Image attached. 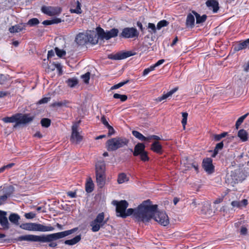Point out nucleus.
Masks as SVG:
<instances>
[{
  "mask_svg": "<svg viewBox=\"0 0 249 249\" xmlns=\"http://www.w3.org/2000/svg\"><path fill=\"white\" fill-rule=\"evenodd\" d=\"M145 145L143 143H138L135 145L134 150L130 148L131 152H133V155L135 157L140 156V159L143 162L149 160V157L148 156V152L145 151Z\"/></svg>",
  "mask_w": 249,
  "mask_h": 249,
  "instance_id": "nucleus-10",
  "label": "nucleus"
},
{
  "mask_svg": "<svg viewBox=\"0 0 249 249\" xmlns=\"http://www.w3.org/2000/svg\"><path fill=\"white\" fill-rule=\"evenodd\" d=\"M7 213L0 210V224L4 230L9 229V223L6 217Z\"/></svg>",
  "mask_w": 249,
  "mask_h": 249,
  "instance_id": "nucleus-16",
  "label": "nucleus"
},
{
  "mask_svg": "<svg viewBox=\"0 0 249 249\" xmlns=\"http://www.w3.org/2000/svg\"><path fill=\"white\" fill-rule=\"evenodd\" d=\"M20 216L16 213H12L9 216V220L10 221L15 225H20L19 220H20Z\"/></svg>",
  "mask_w": 249,
  "mask_h": 249,
  "instance_id": "nucleus-28",
  "label": "nucleus"
},
{
  "mask_svg": "<svg viewBox=\"0 0 249 249\" xmlns=\"http://www.w3.org/2000/svg\"><path fill=\"white\" fill-rule=\"evenodd\" d=\"M137 26L141 30V32H142V34L143 35L145 33V28L144 27H143L142 23L140 21H138L137 22Z\"/></svg>",
  "mask_w": 249,
  "mask_h": 249,
  "instance_id": "nucleus-55",
  "label": "nucleus"
},
{
  "mask_svg": "<svg viewBox=\"0 0 249 249\" xmlns=\"http://www.w3.org/2000/svg\"><path fill=\"white\" fill-rule=\"evenodd\" d=\"M94 184L92 180L90 178L86 182L85 185V190L88 193H91L94 189Z\"/></svg>",
  "mask_w": 249,
  "mask_h": 249,
  "instance_id": "nucleus-32",
  "label": "nucleus"
},
{
  "mask_svg": "<svg viewBox=\"0 0 249 249\" xmlns=\"http://www.w3.org/2000/svg\"><path fill=\"white\" fill-rule=\"evenodd\" d=\"M152 219L163 226H166L169 223V217L166 213L164 212L159 211L158 210Z\"/></svg>",
  "mask_w": 249,
  "mask_h": 249,
  "instance_id": "nucleus-12",
  "label": "nucleus"
},
{
  "mask_svg": "<svg viewBox=\"0 0 249 249\" xmlns=\"http://www.w3.org/2000/svg\"><path fill=\"white\" fill-rule=\"evenodd\" d=\"M66 83L68 86L71 88L74 87L78 83V80L76 78H69Z\"/></svg>",
  "mask_w": 249,
  "mask_h": 249,
  "instance_id": "nucleus-35",
  "label": "nucleus"
},
{
  "mask_svg": "<svg viewBox=\"0 0 249 249\" xmlns=\"http://www.w3.org/2000/svg\"><path fill=\"white\" fill-rule=\"evenodd\" d=\"M90 74V73L89 72H87L85 74L81 75V78L85 84H87L89 83Z\"/></svg>",
  "mask_w": 249,
  "mask_h": 249,
  "instance_id": "nucleus-48",
  "label": "nucleus"
},
{
  "mask_svg": "<svg viewBox=\"0 0 249 249\" xmlns=\"http://www.w3.org/2000/svg\"><path fill=\"white\" fill-rule=\"evenodd\" d=\"M54 50H55L56 55L59 57H60V58L62 57L65 56L66 54V51L65 50H64L63 49H59L58 48L55 47L54 48Z\"/></svg>",
  "mask_w": 249,
  "mask_h": 249,
  "instance_id": "nucleus-44",
  "label": "nucleus"
},
{
  "mask_svg": "<svg viewBox=\"0 0 249 249\" xmlns=\"http://www.w3.org/2000/svg\"><path fill=\"white\" fill-rule=\"evenodd\" d=\"M202 202L201 201L199 200H197L196 199H193L192 203L191 204V206L193 208H195L198 205H200L201 204Z\"/></svg>",
  "mask_w": 249,
  "mask_h": 249,
  "instance_id": "nucleus-50",
  "label": "nucleus"
},
{
  "mask_svg": "<svg viewBox=\"0 0 249 249\" xmlns=\"http://www.w3.org/2000/svg\"><path fill=\"white\" fill-rule=\"evenodd\" d=\"M96 37L99 40L104 41L108 40L111 38L115 37L118 36L119 33V30L117 28H112L110 30H107L105 31L104 29L100 26H98L96 28Z\"/></svg>",
  "mask_w": 249,
  "mask_h": 249,
  "instance_id": "nucleus-6",
  "label": "nucleus"
},
{
  "mask_svg": "<svg viewBox=\"0 0 249 249\" xmlns=\"http://www.w3.org/2000/svg\"><path fill=\"white\" fill-rule=\"evenodd\" d=\"M113 98L115 99H120L121 102H124L127 99V96L124 94H120L115 93L113 94Z\"/></svg>",
  "mask_w": 249,
  "mask_h": 249,
  "instance_id": "nucleus-45",
  "label": "nucleus"
},
{
  "mask_svg": "<svg viewBox=\"0 0 249 249\" xmlns=\"http://www.w3.org/2000/svg\"><path fill=\"white\" fill-rule=\"evenodd\" d=\"M202 166L209 174H211L214 172V166L213 164V160L211 158H204L202 161Z\"/></svg>",
  "mask_w": 249,
  "mask_h": 249,
  "instance_id": "nucleus-14",
  "label": "nucleus"
},
{
  "mask_svg": "<svg viewBox=\"0 0 249 249\" xmlns=\"http://www.w3.org/2000/svg\"><path fill=\"white\" fill-rule=\"evenodd\" d=\"M75 42L80 46L85 45L88 43L92 45L98 44L96 34L93 30H87L86 32L79 33L75 38Z\"/></svg>",
  "mask_w": 249,
  "mask_h": 249,
  "instance_id": "nucleus-4",
  "label": "nucleus"
},
{
  "mask_svg": "<svg viewBox=\"0 0 249 249\" xmlns=\"http://www.w3.org/2000/svg\"><path fill=\"white\" fill-rule=\"evenodd\" d=\"M25 24H17L14 26H12L9 28V31L11 33H18L25 29Z\"/></svg>",
  "mask_w": 249,
  "mask_h": 249,
  "instance_id": "nucleus-24",
  "label": "nucleus"
},
{
  "mask_svg": "<svg viewBox=\"0 0 249 249\" xmlns=\"http://www.w3.org/2000/svg\"><path fill=\"white\" fill-rule=\"evenodd\" d=\"M206 5L210 9H212L214 13H217L219 9V3L216 0H208Z\"/></svg>",
  "mask_w": 249,
  "mask_h": 249,
  "instance_id": "nucleus-18",
  "label": "nucleus"
},
{
  "mask_svg": "<svg viewBox=\"0 0 249 249\" xmlns=\"http://www.w3.org/2000/svg\"><path fill=\"white\" fill-rule=\"evenodd\" d=\"M96 179L98 186L100 188H102L105 184L106 175H96Z\"/></svg>",
  "mask_w": 249,
  "mask_h": 249,
  "instance_id": "nucleus-23",
  "label": "nucleus"
},
{
  "mask_svg": "<svg viewBox=\"0 0 249 249\" xmlns=\"http://www.w3.org/2000/svg\"><path fill=\"white\" fill-rule=\"evenodd\" d=\"M240 232L241 235H246L248 233V230L245 227L242 226Z\"/></svg>",
  "mask_w": 249,
  "mask_h": 249,
  "instance_id": "nucleus-59",
  "label": "nucleus"
},
{
  "mask_svg": "<svg viewBox=\"0 0 249 249\" xmlns=\"http://www.w3.org/2000/svg\"><path fill=\"white\" fill-rule=\"evenodd\" d=\"M19 227L24 230L41 232L53 231L54 230V227L52 226H45L37 223H22L19 225Z\"/></svg>",
  "mask_w": 249,
  "mask_h": 249,
  "instance_id": "nucleus-7",
  "label": "nucleus"
},
{
  "mask_svg": "<svg viewBox=\"0 0 249 249\" xmlns=\"http://www.w3.org/2000/svg\"><path fill=\"white\" fill-rule=\"evenodd\" d=\"M148 141L152 139L155 140V141H159L161 140V138L159 136L154 135L148 136Z\"/></svg>",
  "mask_w": 249,
  "mask_h": 249,
  "instance_id": "nucleus-57",
  "label": "nucleus"
},
{
  "mask_svg": "<svg viewBox=\"0 0 249 249\" xmlns=\"http://www.w3.org/2000/svg\"><path fill=\"white\" fill-rule=\"evenodd\" d=\"M39 23V21L37 18H32L29 20L27 23H25L24 24L28 25L30 27L35 26Z\"/></svg>",
  "mask_w": 249,
  "mask_h": 249,
  "instance_id": "nucleus-42",
  "label": "nucleus"
},
{
  "mask_svg": "<svg viewBox=\"0 0 249 249\" xmlns=\"http://www.w3.org/2000/svg\"><path fill=\"white\" fill-rule=\"evenodd\" d=\"M51 20H52V24H58L59 23L61 22L62 21L61 18H56V17L53 18Z\"/></svg>",
  "mask_w": 249,
  "mask_h": 249,
  "instance_id": "nucleus-60",
  "label": "nucleus"
},
{
  "mask_svg": "<svg viewBox=\"0 0 249 249\" xmlns=\"http://www.w3.org/2000/svg\"><path fill=\"white\" fill-rule=\"evenodd\" d=\"M91 231L96 232L100 229H105L107 227V220H105V214L104 212L99 213L96 217L89 223Z\"/></svg>",
  "mask_w": 249,
  "mask_h": 249,
  "instance_id": "nucleus-8",
  "label": "nucleus"
},
{
  "mask_svg": "<svg viewBox=\"0 0 249 249\" xmlns=\"http://www.w3.org/2000/svg\"><path fill=\"white\" fill-rule=\"evenodd\" d=\"M101 121L106 127L109 125V124L107 121L106 118L105 116L103 115V116H102Z\"/></svg>",
  "mask_w": 249,
  "mask_h": 249,
  "instance_id": "nucleus-58",
  "label": "nucleus"
},
{
  "mask_svg": "<svg viewBox=\"0 0 249 249\" xmlns=\"http://www.w3.org/2000/svg\"><path fill=\"white\" fill-rule=\"evenodd\" d=\"M55 67L58 71L59 75H61L62 74V69L61 64L60 63H56L55 64Z\"/></svg>",
  "mask_w": 249,
  "mask_h": 249,
  "instance_id": "nucleus-61",
  "label": "nucleus"
},
{
  "mask_svg": "<svg viewBox=\"0 0 249 249\" xmlns=\"http://www.w3.org/2000/svg\"><path fill=\"white\" fill-rule=\"evenodd\" d=\"M139 36V31L134 27H125L124 28L119 35L120 37L124 38H137Z\"/></svg>",
  "mask_w": 249,
  "mask_h": 249,
  "instance_id": "nucleus-11",
  "label": "nucleus"
},
{
  "mask_svg": "<svg viewBox=\"0 0 249 249\" xmlns=\"http://www.w3.org/2000/svg\"><path fill=\"white\" fill-rule=\"evenodd\" d=\"M147 28L148 29L149 33L152 35L157 33V27H156L155 24L153 23H149L148 24Z\"/></svg>",
  "mask_w": 249,
  "mask_h": 249,
  "instance_id": "nucleus-41",
  "label": "nucleus"
},
{
  "mask_svg": "<svg viewBox=\"0 0 249 249\" xmlns=\"http://www.w3.org/2000/svg\"><path fill=\"white\" fill-rule=\"evenodd\" d=\"M107 128L108 129V136H110L115 133V131L113 127L110 125H108Z\"/></svg>",
  "mask_w": 249,
  "mask_h": 249,
  "instance_id": "nucleus-53",
  "label": "nucleus"
},
{
  "mask_svg": "<svg viewBox=\"0 0 249 249\" xmlns=\"http://www.w3.org/2000/svg\"><path fill=\"white\" fill-rule=\"evenodd\" d=\"M112 203L116 206L117 216L120 217L121 214H123V213L125 212L129 205L127 201L125 200H122L120 201L113 200Z\"/></svg>",
  "mask_w": 249,
  "mask_h": 249,
  "instance_id": "nucleus-13",
  "label": "nucleus"
},
{
  "mask_svg": "<svg viewBox=\"0 0 249 249\" xmlns=\"http://www.w3.org/2000/svg\"><path fill=\"white\" fill-rule=\"evenodd\" d=\"M247 48L245 40L235 45L233 48L234 52H238L240 50L245 49Z\"/></svg>",
  "mask_w": 249,
  "mask_h": 249,
  "instance_id": "nucleus-33",
  "label": "nucleus"
},
{
  "mask_svg": "<svg viewBox=\"0 0 249 249\" xmlns=\"http://www.w3.org/2000/svg\"><path fill=\"white\" fill-rule=\"evenodd\" d=\"M126 178V176L124 173L120 174L118 176L117 181L119 184H122L125 182Z\"/></svg>",
  "mask_w": 249,
  "mask_h": 249,
  "instance_id": "nucleus-46",
  "label": "nucleus"
},
{
  "mask_svg": "<svg viewBox=\"0 0 249 249\" xmlns=\"http://www.w3.org/2000/svg\"><path fill=\"white\" fill-rule=\"evenodd\" d=\"M194 16L192 13H189L187 15L185 22L187 28L192 29L195 27V19Z\"/></svg>",
  "mask_w": 249,
  "mask_h": 249,
  "instance_id": "nucleus-21",
  "label": "nucleus"
},
{
  "mask_svg": "<svg viewBox=\"0 0 249 249\" xmlns=\"http://www.w3.org/2000/svg\"><path fill=\"white\" fill-rule=\"evenodd\" d=\"M78 230V228H74L72 229L63 231L48 234L36 235L28 234L21 235L15 239L17 241H26L29 242H39L40 243H48V246L51 248H55L57 244L54 241L67 236Z\"/></svg>",
  "mask_w": 249,
  "mask_h": 249,
  "instance_id": "nucleus-1",
  "label": "nucleus"
},
{
  "mask_svg": "<svg viewBox=\"0 0 249 249\" xmlns=\"http://www.w3.org/2000/svg\"><path fill=\"white\" fill-rule=\"evenodd\" d=\"M81 239V235H77L71 239L66 240L64 241L66 245L73 246L78 243Z\"/></svg>",
  "mask_w": 249,
  "mask_h": 249,
  "instance_id": "nucleus-27",
  "label": "nucleus"
},
{
  "mask_svg": "<svg viewBox=\"0 0 249 249\" xmlns=\"http://www.w3.org/2000/svg\"><path fill=\"white\" fill-rule=\"evenodd\" d=\"M15 165V163H10L6 165L3 166L2 167L4 171L5 169H10Z\"/></svg>",
  "mask_w": 249,
  "mask_h": 249,
  "instance_id": "nucleus-62",
  "label": "nucleus"
},
{
  "mask_svg": "<svg viewBox=\"0 0 249 249\" xmlns=\"http://www.w3.org/2000/svg\"><path fill=\"white\" fill-rule=\"evenodd\" d=\"M169 22L166 20L163 19L160 21L157 25V29L158 30L161 29L162 27L167 26L169 24Z\"/></svg>",
  "mask_w": 249,
  "mask_h": 249,
  "instance_id": "nucleus-43",
  "label": "nucleus"
},
{
  "mask_svg": "<svg viewBox=\"0 0 249 249\" xmlns=\"http://www.w3.org/2000/svg\"><path fill=\"white\" fill-rule=\"evenodd\" d=\"M231 205L233 207H237L239 208H241V205L240 201H232L231 202Z\"/></svg>",
  "mask_w": 249,
  "mask_h": 249,
  "instance_id": "nucleus-56",
  "label": "nucleus"
},
{
  "mask_svg": "<svg viewBox=\"0 0 249 249\" xmlns=\"http://www.w3.org/2000/svg\"><path fill=\"white\" fill-rule=\"evenodd\" d=\"M132 135L136 138L141 141H148V137H145L142 133L136 130H133L132 132Z\"/></svg>",
  "mask_w": 249,
  "mask_h": 249,
  "instance_id": "nucleus-31",
  "label": "nucleus"
},
{
  "mask_svg": "<svg viewBox=\"0 0 249 249\" xmlns=\"http://www.w3.org/2000/svg\"><path fill=\"white\" fill-rule=\"evenodd\" d=\"M178 90V88L176 87L173 89H171L170 91L168 92L166 94H163L161 96L158 97V100L160 102L166 99L168 97L171 96L173 94L176 92Z\"/></svg>",
  "mask_w": 249,
  "mask_h": 249,
  "instance_id": "nucleus-30",
  "label": "nucleus"
},
{
  "mask_svg": "<svg viewBox=\"0 0 249 249\" xmlns=\"http://www.w3.org/2000/svg\"><path fill=\"white\" fill-rule=\"evenodd\" d=\"M36 214L33 212L25 213L24 214L25 218L28 219H33L36 217Z\"/></svg>",
  "mask_w": 249,
  "mask_h": 249,
  "instance_id": "nucleus-51",
  "label": "nucleus"
},
{
  "mask_svg": "<svg viewBox=\"0 0 249 249\" xmlns=\"http://www.w3.org/2000/svg\"><path fill=\"white\" fill-rule=\"evenodd\" d=\"M51 99L50 97H44L40 99L37 102V104L41 105L45 103H47L48 101H49Z\"/></svg>",
  "mask_w": 249,
  "mask_h": 249,
  "instance_id": "nucleus-54",
  "label": "nucleus"
},
{
  "mask_svg": "<svg viewBox=\"0 0 249 249\" xmlns=\"http://www.w3.org/2000/svg\"><path fill=\"white\" fill-rule=\"evenodd\" d=\"M237 135L242 142H246L248 140V132L245 129H242L239 130Z\"/></svg>",
  "mask_w": 249,
  "mask_h": 249,
  "instance_id": "nucleus-29",
  "label": "nucleus"
},
{
  "mask_svg": "<svg viewBox=\"0 0 249 249\" xmlns=\"http://www.w3.org/2000/svg\"><path fill=\"white\" fill-rule=\"evenodd\" d=\"M70 103V102L68 100H64L61 102H56L51 104V107H68V104Z\"/></svg>",
  "mask_w": 249,
  "mask_h": 249,
  "instance_id": "nucleus-36",
  "label": "nucleus"
},
{
  "mask_svg": "<svg viewBox=\"0 0 249 249\" xmlns=\"http://www.w3.org/2000/svg\"><path fill=\"white\" fill-rule=\"evenodd\" d=\"M158 205L152 204L150 199L143 201L136 208V219L143 223L149 222L157 211Z\"/></svg>",
  "mask_w": 249,
  "mask_h": 249,
  "instance_id": "nucleus-2",
  "label": "nucleus"
},
{
  "mask_svg": "<svg viewBox=\"0 0 249 249\" xmlns=\"http://www.w3.org/2000/svg\"><path fill=\"white\" fill-rule=\"evenodd\" d=\"M35 118L34 116H31L30 113L22 114L18 113L11 117H5L2 119L5 123H15L13 128H16L21 124H27L32 122Z\"/></svg>",
  "mask_w": 249,
  "mask_h": 249,
  "instance_id": "nucleus-3",
  "label": "nucleus"
},
{
  "mask_svg": "<svg viewBox=\"0 0 249 249\" xmlns=\"http://www.w3.org/2000/svg\"><path fill=\"white\" fill-rule=\"evenodd\" d=\"M77 128L78 125L77 124H74L72 126V133L70 138V141L76 144L79 143L83 140V137L79 134Z\"/></svg>",
  "mask_w": 249,
  "mask_h": 249,
  "instance_id": "nucleus-15",
  "label": "nucleus"
},
{
  "mask_svg": "<svg viewBox=\"0 0 249 249\" xmlns=\"http://www.w3.org/2000/svg\"><path fill=\"white\" fill-rule=\"evenodd\" d=\"M245 179V177L242 171L240 169H237L227 173L225 181L227 183L233 186L234 184L239 182H242Z\"/></svg>",
  "mask_w": 249,
  "mask_h": 249,
  "instance_id": "nucleus-9",
  "label": "nucleus"
},
{
  "mask_svg": "<svg viewBox=\"0 0 249 249\" xmlns=\"http://www.w3.org/2000/svg\"><path fill=\"white\" fill-rule=\"evenodd\" d=\"M150 149L159 154H162L163 153L162 144L159 141H154L151 145Z\"/></svg>",
  "mask_w": 249,
  "mask_h": 249,
  "instance_id": "nucleus-19",
  "label": "nucleus"
},
{
  "mask_svg": "<svg viewBox=\"0 0 249 249\" xmlns=\"http://www.w3.org/2000/svg\"><path fill=\"white\" fill-rule=\"evenodd\" d=\"M40 124L43 127L48 128L51 125V120L49 118H43L41 119Z\"/></svg>",
  "mask_w": 249,
  "mask_h": 249,
  "instance_id": "nucleus-38",
  "label": "nucleus"
},
{
  "mask_svg": "<svg viewBox=\"0 0 249 249\" xmlns=\"http://www.w3.org/2000/svg\"><path fill=\"white\" fill-rule=\"evenodd\" d=\"M224 142H225L223 140L222 142H221L219 143H217L214 147L215 149L217 150L218 151H219V150H221L224 147Z\"/></svg>",
  "mask_w": 249,
  "mask_h": 249,
  "instance_id": "nucleus-52",
  "label": "nucleus"
},
{
  "mask_svg": "<svg viewBox=\"0 0 249 249\" xmlns=\"http://www.w3.org/2000/svg\"><path fill=\"white\" fill-rule=\"evenodd\" d=\"M181 114H182V117L181 123H182V124L183 125L184 129H185V125L187 124V117H188V114L186 112H182Z\"/></svg>",
  "mask_w": 249,
  "mask_h": 249,
  "instance_id": "nucleus-47",
  "label": "nucleus"
},
{
  "mask_svg": "<svg viewBox=\"0 0 249 249\" xmlns=\"http://www.w3.org/2000/svg\"><path fill=\"white\" fill-rule=\"evenodd\" d=\"M121 60L126 58L128 57L135 55L136 53L132 51H126L124 52H120Z\"/></svg>",
  "mask_w": 249,
  "mask_h": 249,
  "instance_id": "nucleus-37",
  "label": "nucleus"
},
{
  "mask_svg": "<svg viewBox=\"0 0 249 249\" xmlns=\"http://www.w3.org/2000/svg\"><path fill=\"white\" fill-rule=\"evenodd\" d=\"M129 140L124 137H116L108 140L106 142V148L108 151H114L120 148L127 146Z\"/></svg>",
  "mask_w": 249,
  "mask_h": 249,
  "instance_id": "nucleus-5",
  "label": "nucleus"
},
{
  "mask_svg": "<svg viewBox=\"0 0 249 249\" xmlns=\"http://www.w3.org/2000/svg\"><path fill=\"white\" fill-rule=\"evenodd\" d=\"M249 115V113H247L238 119L235 123V127L237 129H238L239 126L241 124L244 120Z\"/></svg>",
  "mask_w": 249,
  "mask_h": 249,
  "instance_id": "nucleus-40",
  "label": "nucleus"
},
{
  "mask_svg": "<svg viewBox=\"0 0 249 249\" xmlns=\"http://www.w3.org/2000/svg\"><path fill=\"white\" fill-rule=\"evenodd\" d=\"M56 64V63H55L54 62H53L51 65L49 64L48 65V70L51 71H54L55 70V69L56 68V67H55V64Z\"/></svg>",
  "mask_w": 249,
  "mask_h": 249,
  "instance_id": "nucleus-63",
  "label": "nucleus"
},
{
  "mask_svg": "<svg viewBox=\"0 0 249 249\" xmlns=\"http://www.w3.org/2000/svg\"><path fill=\"white\" fill-rule=\"evenodd\" d=\"M74 4L75 5V8L74 9H71L70 11L71 13H76L77 14H80L82 13V10L81 9V3L77 0Z\"/></svg>",
  "mask_w": 249,
  "mask_h": 249,
  "instance_id": "nucleus-34",
  "label": "nucleus"
},
{
  "mask_svg": "<svg viewBox=\"0 0 249 249\" xmlns=\"http://www.w3.org/2000/svg\"><path fill=\"white\" fill-rule=\"evenodd\" d=\"M96 175H106V163L104 160L98 161L95 165Z\"/></svg>",
  "mask_w": 249,
  "mask_h": 249,
  "instance_id": "nucleus-17",
  "label": "nucleus"
},
{
  "mask_svg": "<svg viewBox=\"0 0 249 249\" xmlns=\"http://www.w3.org/2000/svg\"><path fill=\"white\" fill-rule=\"evenodd\" d=\"M4 195L3 196H6V199L8 197H10L15 191V188L12 185H9L6 187H4L2 189Z\"/></svg>",
  "mask_w": 249,
  "mask_h": 249,
  "instance_id": "nucleus-26",
  "label": "nucleus"
},
{
  "mask_svg": "<svg viewBox=\"0 0 249 249\" xmlns=\"http://www.w3.org/2000/svg\"><path fill=\"white\" fill-rule=\"evenodd\" d=\"M41 11L45 14L49 16H53L56 15L57 12L56 11L55 9L53 7H47L43 6L41 7Z\"/></svg>",
  "mask_w": 249,
  "mask_h": 249,
  "instance_id": "nucleus-22",
  "label": "nucleus"
},
{
  "mask_svg": "<svg viewBox=\"0 0 249 249\" xmlns=\"http://www.w3.org/2000/svg\"><path fill=\"white\" fill-rule=\"evenodd\" d=\"M67 196L71 197V198H75L76 197V194L75 192L70 191L67 193Z\"/></svg>",
  "mask_w": 249,
  "mask_h": 249,
  "instance_id": "nucleus-64",
  "label": "nucleus"
},
{
  "mask_svg": "<svg viewBox=\"0 0 249 249\" xmlns=\"http://www.w3.org/2000/svg\"><path fill=\"white\" fill-rule=\"evenodd\" d=\"M192 13L194 14L196 18V24L198 25H203V23L205 22L207 18V16L206 15H203L201 16L199 14L197 13L196 11L193 10Z\"/></svg>",
  "mask_w": 249,
  "mask_h": 249,
  "instance_id": "nucleus-20",
  "label": "nucleus"
},
{
  "mask_svg": "<svg viewBox=\"0 0 249 249\" xmlns=\"http://www.w3.org/2000/svg\"><path fill=\"white\" fill-rule=\"evenodd\" d=\"M108 58L112 60H121L120 52L115 54H110L108 55Z\"/></svg>",
  "mask_w": 249,
  "mask_h": 249,
  "instance_id": "nucleus-49",
  "label": "nucleus"
},
{
  "mask_svg": "<svg viewBox=\"0 0 249 249\" xmlns=\"http://www.w3.org/2000/svg\"><path fill=\"white\" fill-rule=\"evenodd\" d=\"M227 136H228V132H224L219 134H213V139L216 142L220 141L222 138H225Z\"/></svg>",
  "mask_w": 249,
  "mask_h": 249,
  "instance_id": "nucleus-39",
  "label": "nucleus"
},
{
  "mask_svg": "<svg viewBox=\"0 0 249 249\" xmlns=\"http://www.w3.org/2000/svg\"><path fill=\"white\" fill-rule=\"evenodd\" d=\"M136 208L135 209L129 208L125 211V212L123 213V214H121V217L123 218H125L128 216L132 215L133 217L136 219L135 213H136Z\"/></svg>",
  "mask_w": 249,
  "mask_h": 249,
  "instance_id": "nucleus-25",
  "label": "nucleus"
}]
</instances>
